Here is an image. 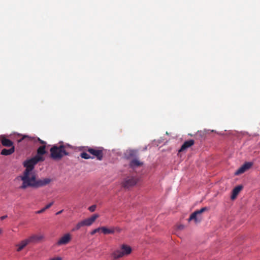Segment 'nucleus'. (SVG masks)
I'll return each mask as SVG.
<instances>
[{"instance_id": "nucleus-1", "label": "nucleus", "mask_w": 260, "mask_h": 260, "mask_svg": "<svg viewBox=\"0 0 260 260\" xmlns=\"http://www.w3.org/2000/svg\"><path fill=\"white\" fill-rule=\"evenodd\" d=\"M22 181L20 189H25L27 187L39 188L49 184L52 181L50 178L37 179L36 175L34 172L24 171L23 174L19 177Z\"/></svg>"}, {"instance_id": "nucleus-2", "label": "nucleus", "mask_w": 260, "mask_h": 260, "mask_svg": "<svg viewBox=\"0 0 260 260\" xmlns=\"http://www.w3.org/2000/svg\"><path fill=\"white\" fill-rule=\"evenodd\" d=\"M50 157L54 160H60L64 156L69 155L63 145H53L50 149Z\"/></svg>"}, {"instance_id": "nucleus-3", "label": "nucleus", "mask_w": 260, "mask_h": 260, "mask_svg": "<svg viewBox=\"0 0 260 260\" xmlns=\"http://www.w3.org/2000/svg\"><path fill=\"white\" fill-rule=\"evenodd\" d=\"M132 251L131 246L123 244L120 246V248L115 250L112 254L114 259H118L124 256H126L131 253Z\"/></svg>"}, {"instance_id": "nucleus-4", "label": "nucleus", "mask_w": 260, "mask_h": 260, "mask_svg": "<svg viewBox=\"0 0 260 260\" xmlns=\"http://www.w3.org/2000/svg\"><path fill=\"white\" fill-rule=\"evenodd\" d=\"M44 157H39V156H35L32 158L26 160L24 162V166L26 168L24 171L28 170V172H33L32 170L35 166L40 161H43Z\"/></svg>"}, {"instance_id": "nucleus-5", "label": "nucleus", "mask_w": 260, "mask_h": 260, "mask_svg": "<svg viewBox=\"0 0 260 260\" xmlns=\"http://www.w3.org/2000/svg\"><path fill=\"white\" fill-rule=\"evenodd\" d=\"M138 182V179L137 177L134 176H127L124 178L121 184L123 188L128 189L135 185Z\"/></svg>"}, {"instance_id": "nucleus-6", "label": "nucleus", "mask_w": 260, "mask_h": 260, "mask_svg": "<svg viewBox=\"0 0 260 260\" xmlns=\"http://www.w3.org/2000/svg\"><path fill=\"white\" fill-rule=\"evenodd\" d=\"M208 210V208L206 207H203L201 208L200 210H197L195 212H194L193 213H192L189 219L188 220L190 221L192 220H193L196 223H198L201 222V221L202 219V217L201 216V214L203 213L204 212L207 211Z\"/></svg>"}, {"instance_id": "nucleus-7", "label": "nucleus", "mask_w": 260, "mask_h": 260, "mask_svg": "<svg viewBox=\"0 0 260 260\" xmlns=\"http://www.w3.org/2000/svg\"><path fill=\"white\" fill-rule=\"evenodd\" d=\"M87 152H88L90 154H92L94 157H96V159L99 160H102L103 158V148H87L85 149Z\"/></svg>"}, {"instance_id": "nucleus-8", "label": "nucleus", "mask_w": 260, "mask_h": 260, "mask_svg": "<svg viewBox=\"0 0 260 260\" xmlns=\"http://www.w3.org/2000/svg\"><path fill=\"white\" fill-rule=\"evenodd\" d=\"M99 217L98 214L93 215L89 218L83 220L77 223L80 229L84 226H90L95 221V220Z\"/></svg>"}, {"instance_id": "nucleus-9", "label": "nucleus", "mask_w": 260, "mask_h": 260, "mask_svg": "<svg viewBox=\"0 0 260 260\" xmlns=\"http://www.w3.org/2000/svg\"><path fill=\"white\" fill-rule=\"evenodd\" d=\"M26 140L27 141H31V142H37L38 141L43 145L46 146V142L41 140L39 138H32V137H29L28 136H27V135L22 136V137L20 139H18L17 140V141L18 143H20L21 141H22L23 140Z\"/></svg>"}, {"instance_id": "nucleus-10", "label": "nucleus", "mask_w": 260, "mask_h": 260, "mask_svg": "<svg viewBox=\"0 0 260 260\" xmlns=\"http://www.w3.org/2000/svg\"><path fill=\"white\" fill-rule=\"evenodd\" d=\"M71 240V237L70 234H66L61 237L57 242L58 245H65L68 244Z\"/></svg>"}, {"instance_id": "nucleus-11", "label": "nucleus", "mask_w": 260, "mask_h": 260, "mask_svg": "<svg viewBox=\"0 0 260 260\" xmlns=\"http://www.w3.org/2000/svg\"><path fill=\"white\" fill-rule=\"evenodd\" d=\"M0 140L1 143L3 146L5 147H12V146H14L13 145V143L10 140L6 138L5 136L2 135L0 136Z\"/></svg>"}, {"instance_id": "nucleus-12", "label": "nucleus", "mask_w": 260, "mask_h": 260, "mask_svg": "<svg viewBox=\"0 0 260 260\" xmlns=\"http://www.w3.org/2000/svg\"><path fill=\"white\" fill-rule=\"evenodd\" d=\"M194 144V141L193 140H189L185 141L181 147L179 152H183L185 151L187 148L190 147Z\"/></svg>"}, {"instance_id": "nucleus-13", "label": "nucleus", "mask_w": 260, "mask_h": 260, "mask_svg": "<svg viewBox=\"0 0 260 260\" xmlns=\"http://www.w3.org/2000/svg\"><path fill=\"white\" fill-rule=\"evenodd\" d=\"M29 243H30V242L28 238L21 241L19 243L16 245L17 247V251L18 252L21 251Z\"/></svg>"}, {"instance_id": "nucleus-14", "label": "nucleus", "mask_w": 260, "mask_h": 260, "mask_svg": "<svg viewBox=\"0 0 260 260\" xmlns=\"http://www.w3.org/2000/svg\"><path fill=\"white\" fill-rule=\"evenodd\" d=\"M243 187L241 185H238L236 186L233 190L231 199L232 200L235 199L237 195L239 194L240 191L242 190Z\"/></svg>"}, {"instance_id": "nucleus-15", "label": "nucleus", "mask_w": 260, "mask_h": 260, "mask_svg": "<svg viewBox=\"0 0 260 260\" xmlns=\"http://www.w3.org/2000/svg\"><path fill=\"white\" fill-rule=\"evenodd\" d=\"M15 151V147L12 146L10 149H3L1 152V154L3 155H9L13 153Z\"/></svg>"}, {"instance_id": "nucleus-16", "label": "nucleus", "mask_w": 260, "mask_h": 260, "mask_svg": "<svg viewBox=\"0 0 260 260\" xmlns=\"http://www.w3.org/2000/svg\"><path fill=\"white\" fill-rule=\"evenodd\" d=\"M143 164V162H141L139 160L137 159H133L131 161L129 166L131 168H135L141 166Z\"/></svg>"}, {"instance_id": "nucleus-17", "label": "nucleus", "mask_w": 260, "mask_h": 260, "mask_svg": "<svg viewBox=\"0 0 260 260\" xmlns=\"http://www.w3.org/2000/svg\"><path fill=\"white\" fill-rule=\"evenodd\" d=\"M46 146L42 145L39 147L37 151V155L36 156H39V157H44L43 155L46 153L45 150Z\"/></svg>"}, {"instance_id": "nucleus-18", "label": "nucleus", "mask_w": 260, "mask_h": 260, "mask_svg": "<svg viewBox=\"0 0 260 260\" xmlns=\"http://www.w3.org/2000/svg\"><path fill=\"white\" fill-rule=\"evenodd\" d=\"M101 231L104 234H112L115 232V229L114 228L108 229L105 226L101 227Z\"/></svg>"}, {"instance_id": "nucleus-19", "label": "nucleus", "mask_w": 260, "mask_h": 260, "mask_svg": "<svg viewBox=\"0 0 260 260\" xmlns=\"http://www.w3.org/2000/svg\"><path fill=\"white\" fill-rule=\"evenodd\" d=\"M43 238V236L42 235H33L28 238V239L30 243H34L37 242L39 240H42Z\"/></svg>"}, {"instance_id": "nucleus-20", "label": "nucleus", "mask_w": 260, "mask_h": 260, "mask_svg": "<svg viewBox=\"0 0 260 260\" xmlns=\"http://www.w3.org/2000/svg\"><path fill=\"white\" fill-rule=\"evenodd\" d=\"M53 203H54V202H52L50 203L47 204L44 208H42L40 210L37 211L36 213L37 214H41V213H43L46 210L50 208L52 206V205L53 204Z\"/></svg>"}, {"instance_id": "nucleus-21", "label": "nucleus", "mask_w": 260, "mask_h": 260, "mask_svg": "<svg viewBox=\"0 0 260 260\" xmlns=\"http://www.w3.org/2000/svg\"><path fill=\"white\" fill-rule=\"evenodd\" d=\"M80 156L82 158H84V159H90V158H91V159L94 158V157L91 156L90 155H89L88 154H87V153H86L85 152H82L80 154Z\"/></svg>"}, {"instance_id": "nucleus-22", "label": "nucleus", "mask_w": 260, "mask_h": 260, "mask_svg": "<svg viewBox=\"0 0 260 260\" xmlns=\"http://www.w3.org/2000/svg\"><path fill=\"white\" fill-rule=\"evenodd\" d=\"M253 164L251 162H246L244 163L242 167L244 168V169L247 171V170L249 169L251 166H252Z\"/></svg>"}, {"instance_id": "nucleus-23", "label": "nucleus", "mask_w": 260, "mask_h": 260, "mask_svg": "<svg viewBox=\"0 0 260 260\" xmlns=\"http://www.w3.org/2000/svg\"><path fill=\"white\" fill-rule=\"evenodd\" d=\"M246 170L244 169V168L242 167V166L240 167L235 173V174L236 175H238L240 174H241L245 172Z\"/></svg>"}, {"instance_id": "nucleus-24", "label": "nucleus", "mask_w": 260, "mask_h": 260, "mask_svg": "<svg viewBox=\"0 0 260 260\" xmlns=\"http://www.w3.org/2000/svg\"><path fill=\"white\" fill-rule=\"evenodd\" d=\"M126 153L127 154V158L133 157L136 154V152L134 150H129V151H127Z\"/></svg>"}, {"instance_id": "nucleus-25", "label": "nucleus", "mask_w": 260, "mask_h": 260, "mask_svg": "<svg viewBox=\"0 0 260 260\" xmlns=\"http://www.w3.org/2000/svg\"><path fill=\"white\" fill-rule=\"evenodd\" d=\"M101 230V228H98L97 229H95L94 230H93V231H92L90 233V234L91 235H94L95 233H98V232H99Z\"/></svg>"}, {"instance_id": "nucleus-26", "label": "nucleus", "mask_w": 260, "mask_h": 260, "mask_svg": "<svg viewBox=\"0 0 260 260\" xmlns=\"http://www.w3.org/2000/svg\"><path fill=\"white\" fill-rule=\"evenodd\" d=\"M96 208V206L95 205H92V206H90L88 208V210L91 212H94Z\"/></svg>"}, {"instance_id": "nucleus-27", "label": "nucleus", "mask_w": 260, "mask_h": 260, "mask_svg": "<svg viewBox=\"0 0 260 260\" xmlns=\"http://www.w3.org/2000/svg\"><path fill=\"white\" fill-rule=\"evenodd\" d=\"M80 229V227L78 226V225H77V224L76 225V226L72 229V231H78V230Z\"/></svg>"}, {"instance_id": "nucleus-28", "label": "nucleus", "mask_w": 260, "mask_h": 260, "mask_svg": "<svg viewBox=\"0 0 260 260\" xmlns=\"http://www.w3.org/2000/svg\"><path fill=\"white\" fill-rule=\"evenodd\" d=\"M49 260H62V258L61 257H56L50 258Z\"/></svg>"}, {"instance_id": "nucleus-29", "label": "nucleus", "mask_w": 260, "mask_h": 260, "mask_svg": "<svg viewBox=\"0 0 260 260\" xmlns=\"http://www.w3.org/2000/svg\"><path fill=\"white\" fill-rule=\"evenodd\" d=\"M7 217V215H4V216H2L1 217V220H4V219H6Z\"/></svg>"}, {"instance_id": "nucleus-30", "label": "nucleus", "mask_w": 260, "mask_h": 260, "mask_svg": "<svg viewBox=\"0 0 260 260\" xmlns=\"http://www.w3.org/2000/svg\"><path fill=\"white\" fill-rule=\"evenodd\" d=\"M62 212H63V210H60V211H59L57 212L56 213V215H59V214H61Z\"/></svg>"}, {"instance_id": "nucleus-31", "label": "nucleus", "mask_w": 260, "mask_h": 260, "mask_svg": "<svg viewBox=\"0 0 260 260\" xmlns=\"http://www.w3.org/2000/svg\"><path fill=\"white\" fill-rule=\"evenodd\" d=\"M183 225H180V226H179V228H179V229L181 230V229H183Z\"/></svg>"}, {"instance_id": "nucleus-32", "label": "nucleus", "mask_w": 260, "mask_h": 260, "mask_svg": "<svg viewBox=\"0 0 260 260\" xmlns=\"http://www.w3.org/2000/svg\"><path fill=\"white\" fill-rule=\"evenodd\" d=\"M2 232V229H0V233H1Z\"/></svg>"}]
</instances>
